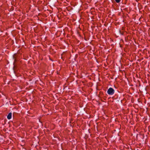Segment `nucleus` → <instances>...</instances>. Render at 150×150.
I'll return each instance as SVG.
<instances>
[{
    "mask_svg": "<svg viewBox=\"0 0 150 150\" xmlns=\"http://www.w3.org/2000/svg\"><path fill=\"white\" fill-rule=\"evenodd\" d=\"M115 90L112 88H109L107 91V93L109 95H112L114 93Z\"/></svg>",
    "mask_w": 150,
    "mask_h": 150,
    "instance_id": "nucleus-1",
    "label": "nucleus"
},
{
    "mask_svg": "<svg viewBox=\"0 0 150 150\" xmlns=\"http://www.w3.org/2000/svg\"><path fill=\"white\" fill-rule=\"evenodd\" d=\"M12 113H9L7 116V118L8 119L10 120L11 118Z\"/></svg>",
    "mask_w": 150,
    "mask_h": 150,
    "instance_id": "nucleus-2",
    "label": "nucleus"
},
{
    "mask_svg": "<svg viewBox=\"0 0 150 150\" xmlns=\"http://www.w3.org/2000/svg\"><path fill=\"white\" fill-rule=\"evenodd\" d=\"M116 2L117 3H118L120 2V0H115Z\"/></svg>",
    "mask_w": 150,
    "mask_h": 150,
    "instance_id": "nucleus-3",
    "label": "nucleus"
}]
</instances>
